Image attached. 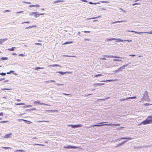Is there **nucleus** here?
Segmentation results:
<instances>
[{
  "label": "nucleus",
  "instance_id": "obj_32",
  "mask_svg": "<svg viewBox=\"0 0 152 152\" xmlns=\"http://www.w3.org/2000/svg\"><path fill=\"white\" fill-rule=\"evenodd\" d=\"M101 17H102V16L99 15V16H97V17H95L91 18V19H96V18H101Z\"/></svg>",
  "mask_w": 152,
  "mask_h": 152
},
{
  "label": "nucleus",
  "instance_id": "obj_16",
  "mask_svg": "<svg viewBox=\"0 0 152 152\" xmlns=\"http://www.w3.org/2000/svg\"><path fill=\"white\" fill-rule=\"evenodd\" d=\"M50 66H52V67H56V66H59L61 67V66L59 65L58 64H52L50 65Z\"/></svg>",
  "mask_w": 152,
  "mask_h": 152
},
{
  "label": "nucleus",
  "instance_id": "obj_47",
  "mask_svg": "<svg viewBox=\"0 0 152 152\" xmlns=\"http://www.w3.org/2000/svg\"><path fill=\"white\" fill-rule=\"evenodd\" d=\"M113 72L114 73H118V69L117 70H113Z\"/></svg>",
  "mask_w": 152,
  "mask_h": 152
},
{
  "label": "nucleus",
  "instance_id": "obj_48",
  "mask_svg": "<svg viewBox=\"0 0 152 152\" xmlns=\"http://www.w3.org/2000/svg\"><path fill=\"white\" fill-rule=\"evenodd\" d=\"M23 3H26V4H31V3L30 2H26V1H25L23 2Z\"/></svg>",
  "mask_w": 152,
  "mask_h": 152
},
{
  "label": "nucleus",
  "instance_id": "obj_63",
  "mask_svg": "<svg viewBox=\"0 0 152 152\" xmlns=\"http://www.w3.org/2000/svg\"><path fill=\"white\" fill-rule=\"evenodd\" d=\"M28 7H34V5H30L28 6Z\"/></svg>",
  "mask_w": 152,
  "mask_h": 152
},
{
  "label": "nucleus",
  "instance_id": "obj_56",
  "mask_svg": "<svg viewBox=\"0 0 152 152\" xmlns=\"http://www.w3.org/2000/svg\"><path fill=\"white\" fill-rule=\"evenodd\" d=\"M112 124L109 123V124H104V126H111L112 125Z\"/></svg>",
  "mask_w": 152,
  "mask_h": 152
},
{
  "label": "nucleus",
  "instance_id": "obj_18",
  "mask_svg": "<svg viewBox=\"0 0 152 152\" xmlns=\"http://www.w3.org/2000/svg\"><path fill=\"white\" fill-rule=\"evenodd\" d=\"M125 22L123 20H121V21H115L114 22H113L112 23L114 24V23H121L122 22Z\"/></svg>",
  "mask_w": 152,
  "mask_h": 152
},
{
  "label": "nucleus",
  "instance_id": "obj_34",
  "mask_svg": "<svg viewBox=\"0 0 152 152\" xmlns=\"http://www.w3.org/2000/svg\"><path fill=\"white\" fill-rule=\"evenodd\" d=\"M16 104L17 105H23L25 104L24 103H20Z\"/></svg>",
  "mask_w": 152,
  "mask_h": 152
},
{
  "label": "nucleus",
  "instance_id": "obj_37",
  "mask_svg": "<svg viewBox=\"0 0 152 152\" xmlns=\"http://www.w3.org/2000/svg\"><path fill=\"white\" fill-rule=\"evenodd\" d=\"M100 2L102 3H109V1H100Z\"/></svg>",
  "mask_w": 152,
  "mask_h": 152
},
{
  "label": "nucleus",
  "instance_id": "obj_11",
  "mask_svg": "<svg viewBox=\"0 0 152 152\" xmlns=\"http://www.w3.org/2000/svg\"><path fill=\"white\" fill-rule=\"evenodd\" d=\"M73 43V42L72 41H70L69 42H66L64 43L63 45H66V44H71Z\"/></svg>",
  "mask_w": 152,
  "mask_h": 152
},
{
  "label": "nucleus",
  "instance_id": "obj_12",
  "mask_svg": "<svg viewBox=\"0 0 152 152\" xmlns=\"http://www.w3.org/2000/svg\"><path fill=\"white\" fill-rule=\"evenodd\" d=\"M8 59V58L7 57H2L0 58L1 61L7 60Z\"/></svg>",
  "mask_w": 152,
  "mask_h": 152
},
{
  "label": "nucleus",
  "instance_id": "obj_44",
  "mask_svg": "<svg viewBox=\"0 0 152 152\" xmlns=\"http://www.w3.org/2000/svg\"><path fill=\"white\" fill-rule=\"evenodd\" d=\"M129 98H130V99H136L137 97L136 96H133V97H129Z\"/></svg>",
  "mask_w": 152,
  "mask_h": 152
},
{
  "label": "nucleus",
  "instance_id": "obj_52",
  "mask_svg": "<svg viewBox=\"0 0 152 152\" xmlns=\"http://www.w3.org/2000/svg\"><path fill=\"white\" fill-rule=\"evenodd\" d=\"M19 56L23 57L25 56V55L23 54H19Z\"/></svg>",
  "mask_w": 152,
  "mask_h": 152
},
{
  "label": "nucleus",
  "instance_id": "obj_36",
  "mask_svg": "<svg viewBox=\"0 0 152 152\" xmlns=\"http://www.w3.org/2000/svg\"><path fill=\"white\" fill-rule=\"evenodd\" d=\"M47 82L48 83H51L52 82H55V81L54 80H49L47 81Z\"/></svg>",
  "mask_w": 152,
  "mask_h": 152
},
{
  "label": "nucleus",
  "instance_id": "obj_3",
  "mask_svg": "<svg viewBox=\"0 0 152 152\" xmlns=\"http://www.w3.org/2000/svg\"><path fill=\"white\" fill-rule=\"evenodd\" d=\"M133 138L131 137H122L121 138H120L118 139H116L115 140H114V142H117L118 141H120L123 140H131Z\"/></svg>",
  "mask_w": 152,
  "mask_h": 152
},
{
  "label": "nucleus",
  "instance_id": "obj_28",
  "mask_svg": "<svg viewBox=\"0 0 152 152\" xmlns=\"http://www.w3.org/2000/svg\"><path fill=\"white\" fill-rule=\"evenodd\" d=\"M14 72V71L13 70H10V72H7L6 73L7 74H10L11 73Z\"/></svg>",
  "mask_w": 152,
  "mask_h": 152
},
{
  "label": "nucleus",
  "instance_id": "obj_7",
  "mask_svg": "<svg viewBox=\"0 0 152 152\" xmlns=\"http://www.w3.org/2000/svg\"><path fill=\"white\" fill-rule=\"evenodd\" d=\"M18 121L19 122H21V121H24L27 124H30L32 123L31 121L23 119H19Z\"/></svg>",
  "mask_w": 152,
  "mask_h": 152
},
{
  "label": "nucleus",
  "instance_id": "obj_9",
  "mask_svg": "<svg viewBox=\"0 0 152 152\" xmlns=\"http://www.w3.org/2000/svg\"><path fill=\"white\" fill-rule=\"evenodd\" d=\"M7 40H8V39L7 38L0 39V44L2 43L5 41H6Z\"/></svg>",
  "mask_w": 152,
  "mask_h": 152
},
{
  "label": "nucleus",
  "instance_id": "obj_54",
  "mask_svg": "<svg viewBox=\"0 0 152 152\" xmlns=\"http://www.w3.org/2000/svg\"><path fill=\"white\" fill-rule=\"evenodd\" d=\"M30 22L29 21H25V22H23L22 23V24H23V23H30Z\"/></svg>",
  "mask_w": 152,
  "mask_h": 152
},
{
  "label": "nucleus",
  "instance_id": "obj_64",
  "mask_svg": "<svg viewBox=\"0 0 152 152\" xmlns=\"http://www.w3.org/2000/svg\"><path fill=\"white\" fill-rule=\"evenodd\" d=\"M99 86H101L104 85V83H99Z\"/></svg>",
  "mask_w": 152,
  "mask_h": 152
},
{
  "label": "nucleus",
  "instance_id": "obj_38",
  "mask_svg": "<svg viewBox=\"0 0 152 152\" xmlns=\"http://www.w3.org/2000/svg\"><path fill=\"white\" fill-rule=\"evenodd\" d=\"M2 148L4 149H8L9 148L11 149L12 148L11 147H2Z\"/></svg>",
  "mask_w": 152,
  "mask_h": 152
},
{
  "label": "nucleus",
  "instance_id": "obj_30",
  "mask_svg": "<svg viewBox=\"0 0 152 152\" xmlns=\"http://www.w3.org/2000/svg\"><path fill=\"white\" fill-rule=\"evenodd\" d=\"M127 141H128V140H125L124 141H123L121 143V144H122V145H123L125 144V143H126Z\"/></svg>",
  "mask_w": 152,
  "mask_h": 152
},
{
  "label": "nucleus",
  "instance_id": "obj_2",
  "mask_svg": "<svg viewBox=\"0 0 152 152\" xmlns=\"http://www.w3.org/2000/svg\"><path fill=\"white\" fill-rule=\"evenodd\" d=\"M142 98L145 101H148L150 99L149 98L148 93L147 91H145Z\"/></svg>",
  "mask_w": 152,
  "mask_h": 152
},
{
  "label": "nucleus",
  "instance_id": "obj_58",
  "mask_svg": "<svg viewBox=\"0 0 152 152\" xmlns=\"http://www.w3.org/2000/svg\"><path fill=\"white\" fill-rule=\"evenodd\" d=\"M23 11H18V12H16V13L17 14H20V13H23Z\"/></svg>",
  "mask_w": 152,
  "mask_h": 152
},
{
  "label": "nucleus",
  "instance_id": "obj_17",
  "mask_svg": "<svg viewBox=\"0 0 152 152\" xmlns=\"http://www.w3.org/2000/svg\"><path fill=\"white\" fill-rule=\"evenodd\" d=\"M129 64L124 65L123 66H121V68L123 70L124 69H125V67L127 66Z\"/></svg>",
  "mask_w": 152,
  "mask_h": 152
},
{
  "label": "nucleus",
  "instance_id": "obj_33",
  "mask_svg": "<svg viewBox=\"0 0 152 152\" xmlns=\"http://www.w3.org/2000/svg\"><path fill=\"white\" fill-rule=\"evenodd\" d=\"M106 41H112V38H107L106 39Z\"/></svg>",
  "mask_w": 152,
  "mask_h": 152
},
{
  "label": "nucleus",
  "instance_id": "obj_40",
  "mask_svg": "<svg viewBox=\"0 0 152 152\" xmlns=\"http://www.w3.org/2000/svg\"><path fill=\"white\" fill-rule=\"evenodd\" d=\"M39 104L41 105H47V104L45 103H44L42 102H39Z\"/></svg>",
  "mask_w": 152,
  "mask_h": 152
},
{
  "label": "nucleus",
  "instance_id": "obj_20",
  "mask_svg": "<svg viewBox=\"0 0 152 152\" xmlns=\"http://www.w3.org/2000/svg\"><path fill=\"white\" fill-rule=\"evenodd\" d=\"M122 39L121 38H116V42H122Z\"/></svg>",
  "mask_w": 152,
  "mask_h": 152
},
{
  "label": "nucleus",
  "instance_id": "obj_5",
  "mask_svg": "<svg viewBox=\"0 0 152 152\" xmlns=\"http://www.w3.org/2000/svg\"><path fill=\"white\" fill-rule=\"evenodd\" d=\"M63 148L67 149H78L79 148V147L77 146H72L70 145H68L66 146H64L63 147Z\"/></svg>",
  "mask_w": 152,
  "mask_h": 152
},
{
  "label": "nucleus",
  "instance_id": "obj_45",
  "mask_svg": "<svg viewBox=\"0 0 152 152\" xmlns=\"http://www.w3.org/2000/svg\"><path fill=\"white\" fill-rule=\"evenodd\" d=\"M56 85H58V86H63V85H64V84H59V83H56Z\"/></svg>",
  "mask_w": 152,
  "mask_h": 152
},
{
  "label": "nucleus",
  "instance_id": "obj_6",
  "mask_svg": "<svg viewBox=\"0 0 152 152\" xmlns=\"http://www.w3.org/2000/svg\"><path fill=\"white\" fill-rule=\"evenodd\" d=\"M106 123V122H102V123H100L99 124H96L95 125L91 126V127H92L93 126H104V124H102L103 123Z\"/></svg>",
  "mask_w": 152,
  "mask_h": 152
},
{
  "label": "nucleus",
  "instance_id": "obj_50",
  "mask_svg": "<svg viewBox=\"0 0 152 152\" xmlns=\"http://www.w3.org/2000/svg\"><path fill=\"white\" fill-rule=\"evenodd\" d=\"M59 2H60L59 0H56V1H54L53 3H54V4L57 3H59Z\"/></svg>",
  "mask_w": 152,
  "mask_h": 152
},
{
  "label": "nucleus",
  "instance_id": "obj_14",
  "mask_svg": "<svg viewBox=\"0 0 152 152\" xmlns=\"http://www.w3.org/2000/svg\"><path fill=\"white\" fill-rule=\"evenodd\" d=\"M56 73H58L60 75H64L65 74V72H63L62 71H58L56 72Z\"/></svg>",
  "mask_w": 152,
  "mask_h": 152
},
{
  "label": "nucleus",
  "instance_id": "obj_27",
  "mask_svg": "<svg viewBox=\"0 0 152 152\" xmlns=\"http://www.w3.org/2000/svg\"><path fill=\"white\" fill-rule=\"evenodd\" d=\"M15 152H25V151L22 150V149H20V150H17L15 151Z\"/></svg>",
  "mask_w": 152,
  "mask_h": 152
},
{
  "label": "nucleus",
  "instance_id": "obj_51",
  "mask_svg": "<svg viewBox=\"0 0 152 152\" xmlns=\"http://www.w3.org/2000/svg\"><path fill=\"white\" fill-rule=\"evenodd\" d=\"M146 33V32H138L137 34H142L143 33Z\"/></svg>",
  "mask_w": 152,
  "mask_h": 152
},
{
  "label": "nucleus",
  "instance_id": "obj_46",
  "mask_svg": "<svg viewBox=\"0 0 152 152\" xmlns=\"http://www.w3.org/2000/svg\"><path fill=\"white\" fill-rule=\"evenodd\" d=\"M40 67H37L34 68V69L36 70H38V69H40Z\"/></svg>",
  "mask_w": 152,
  "mask_h": 152
},
{
  "label": "nucleus",
  "instance_id": "obj_57",
  "mask_svg": "<svg viewBox=\"0 0 152 152\" xmlns=\"http://www.w3.org/2000/svg\"><path fill=\"white\" fill-rule=\"evenodd\" d=\"M39 122H49V121H39Z\"/></svg>",
  "mask_w": 152,
  "mask_h": 152
},
{
  "label": "nucleus",
  "instance_id": "obj_19",
  "mask_svg": "<svg viewBox=\"0 0 152 152\" xmlns=\"http://www.w3.org/2000/svg\"><path fill=\"white\" fill-rule=\"evenodd\" d=\"M33 16L34 18H36L37 17H39V13L37 12V13L34 14Z\"/></svg>",
  "mask_w": 152,
  "mask_h": 152
},
{
  "label": "nucleus",
  "instance_id": "obj_25",
  "mask_svg": "<svg viewBox=\"0 0 152 152\" xmlns=\"http://www.w3.org/2000/svg\"><path fill=\"white\" fill-rule=\"evenodd\" d=\"M39 101L38 100L36 101H34V104H39Z\"/></svg>",
  "mask_w": 152,
  "mask_h": 152
},
{
  "label": "nucleus",
  "instance_id": "obj_42",
  "mask_svg": "<svg viewBox=\"0 0 152 152\" xmlns=\"http://www.w3.org/2000/svg\"><path fill=\"white\" fill-rule=\"evenodd\" d=\"M150 105V104L148 103H145L144 104V105L145 106H148Z\"/></svg>",
  "mask_w": 152,
  "mask_h": 152
},
{
  "label": "nucleus",
  "instance_id": "obj_15",
  "mask_svg": "<svg viewBox=\"0 0 152 152\" xmlns=\"http://www.w3.org/2000/svg\"><path fill=\"white\" fill-rule=\"evenodd\" d=\"M112 58H124V57H120L118 56H114L112 55Z\"/></svg>",
  "mask_w": 152,
  "mask_h": 152
},
{
  "label": "nucleus",
  "instance_id": "obj_49",
  "mask_svg": "<svg viewBox=\"0 0 152 152\" xmlns=\"http://www.w3.org/2000/svg\"><path fill=\"white\" fill-rule=\"evenodd\" d=\"M99 83H96L94 84V86L95 87H96L98 86H99Z\"/></svg>",
  "mask_w": 152,
  "mask_h": 152
},
{
  "label": "nucleus",
  "instance_id": "obj_31",
  "mask_svg": "<svg viewBox=\"0 0 152 152\" xmlns=\"http://www.w3.org/2000/svg\"><path fill=\"white\" fill-rule=\"evenodd\" d=\"M6 74L7 73L5 72H1L0 73V75L1 76H5Z\"/></svg>",
  "mask_w": 152,
  "mask_h": 152
},
{
  "label": "nucleus",
  "instance_id": "obj_4",
  "mask_svg": "<svg viewBox=\"0 0 152 152\" xmlns=\"http://www.w3.org/2000/svg\"><path fill=\"white\" fill-rule=\"evenodd\" d=\"M83 125L81 124H78L76 125L73 124H67V126L70 127L72 128L75 129L76 128H78L82 126Z\"/></svg>",
  "mask_w": 152,
  "mask_h": 152
},
{
  "label": "nucleus",
  "instance_id": "obj_60",
  "mask_svg": "<svg viewBox=\"0 0 152 152\" xmlns=\"http://www.w3.org/2000/svg\"><path fill=\"white\" fill-rule=\"evenodd\" d=\"M100 59L102 60H105L106 59L105 57L101 58Z\"/></svg>",
  "mask_w": 152,
  "mask_h": 152
},
{
  "label": "nucleus",
  "instance_id": "obj_43",
  "mask_svg": "<svg viewBox=\"0 0 152 152\" xmlns=\"http://www.w3.org/2000/svg\"><path fill=\"white\" fill-rule=\"evenodd\" d=\"M142 147H139V146H134V148L135 149H140Z\"/></svg>",
  "mask_w": 152,
  "mask_h": 152
},
{
  "label": "nucleus",
  "instance_id": "obj_22",
  "mask_svg": "<svg viewBox=\"0 0 152 152\" xmlns=\"http://www.w3.org/2000/svg\"><path fill=\"white\" fill-rule=\"evenodd\" d=\"M102 75L101 74H98L97 75H95L93 77H99L101 76H102Z\"/></svg>",
  "mask_w": 152,
  "mask_h": 152
},
{
  "label": "nucleus",
  "instance_id": "obj_24",
  "mask_svg": "<svg viewBox=\"0 0 152 152\" xmlns=\"http://www.w3.org/2000/svg\"><path fill=\"white\" fill-rule=\"evenodd\" d=\"M37 13V12H31L29 13V15L30 16H32L34 15V14H36Z\"/></svg>",
  "mask_w": 152,
  "mask_h": 152
},
{
  "label": "nucleus",
  "instance_id": "obj_8",
  "mask_svg": "<svg viewBox=\"0 0 152 152\" xmlns=\"http://www.w3.org/2000/svg\"><path fill=\"white\" fill-rule=\"evenodd\" d=\"M12 135V134L11 133L7 134H5L4 137V138H8L10 137V136Z\"/></svg>",
  "mask_w": 152,
  "mask_h": 152
},
{
  "label": "nucleus",
  "instance_id": "obj_23",
  "mask_svg": "<svg viewBox=\"0 0 152 152\" xmlns=\"http://www.w3.org/2000/svg\"><path fill=\"white\" fill-rule=\"evenodd\" d=\"M141 4V2H138V3H135L133 4H132V6H134L135 5H140Z\"/></svg>",
  "mask_w": 152,
  "mask_h": 152
},
{
  "label": "nucleus",
  "instance_id": "obj_55",
  "mask_svg": "<svg viewBox=\"0 0 152 152\" xmlns=\"http://www.w3.org/2000/svg\"><path fill=\"white\" fill-rule=\"evenodd\" d=\"M37 26L33 25V26H30V28H33L34 27H36Z\"/></svg>",
  "mask_w": 152,
  "mask_h": 152
},
{
  "label": "nucleus",
  "instance_id": "obj_61",
  "mask_svg": "<svg viewBox=\"0 0 152 152\" xmlns=\"http://www.w3.org/2000/svg\"><path fill=\"white\" fill-rule=\"evenodd\" d=\"M83 32L85 33H90V31H83Z\"/></svg>",
  "mask_w": 152,
  "mask_h": 152
},
{
  "label": "nucleus",
  "instance_id": "obj_13",
  "mask_svg": "<svg viewBox=\"0 0 152 152\" xmlns=\"http://www.w3.org/2000/svg\"><path fill=\"white\" fill-rule=\"evenodd\" d=\"M117 79L115 80H113V79H110V80H103L102 81V82H111V81H114L115 80H117Z\"/></svg>",
  "mask_w": 152,
  "mask_h": 152
},
{
  "label": "nucleus",
  "instance_id": "obj_62",
  "mask_svg": "<svg viewBox=\"0 0 152 152\" xmlns=\"http://www.w3.org/2000/svg\"><path fill=\"white\" fill-rule=\"evenodd\" d=\"M127 32H134V31L133 30H128L127 31Z\"/></svg>",
  "mask_w": 152,
  "mask_h": 152
},
{
  "label": "nucleus",
  "instance_id": "obj_10",
  "mask_svg": "<svg viewBox=\"0 0 152 152\" xmlns=\"http://www.w3.org/2000/svg\"><path fill=\"white\" fill-rule=\"evenodd\" d=\"M16 48L15 47H12L11 48H9L7 49V50L9 51H14L15 49Z\"/></svg>",
  "mask_w": 152,
  "mask_h": 152
},
{
  "label": "nucleus",
  "instance_id": "obj_29",
  "mask_svg": "<svg viewBox=\"0 0 152 152\" xmlns=\"http://www.w3.org/2000/svg\"><path fill=\"white\" fill-rule=\"evenodd\" d=\"M2 90H12L11 88H3L1 89Z\"/></svg>",
  "mask_w": 152,
  "mask_h": 152
},
{
  "label": "nucleus",
  "instance_id": "obj_21",
  "mask_svg": "<svg viewBox=\"0 0 152 152\" xmlns=\"http://www.w3.org/2000/svg\"><path fill=\"white\" fill-rule=\"evenodd\" d=\"M122 144H121V143H118V144H117L116 146H115V148H118V147H120L122 145Z\"/></svg>",
  "mask_w": 152,
  "mask_h": 152
},
{
  "label": "nucleus",
  "instance_id": "obj_35",
  "mask_svg": "<svg viewBox=\"0 0 152 152\" xmlns=\"http://www.w3.org/2000/svg\"><path fill=\"white\" fill-rule=\"evenodd\" d=\"M118 72H121L123 70V69L121 68V67H120L119 68H118Z\"/></svg>",
  "mask_w": 152,
  "mask_h": 152
},
{
  "label": "nucleus",
  "instance_id": "obj_1",
  "mask_svg": "<svg viewBox=\"0 0 152 152\" xmlns=\"http://www.w3.org/2000/svg\"><path fill=\"white\" fill-rule=\"evenodd\" d=\"M150 124H152V115L148 116L146 119L138 124L137 126H140L142 125H146Z\"/></svg>",
  "mask_w": 152,
  "mask_h": 152
},
{
  "label": "nucleus",
  "instance_id": "obj_59",
  "mask_svg": "<svg viewBox=\"0 0 152 152\" xmlns=\"http://www.w3.org/2000/svg\"><path fill=\"white\" fill-rule=\"evenodd\" d=\"M113 125L115 126H119L120 124H113Z\"/></svg>",
  "mask_w": 152,
  "mask_h": 152
},
{
  "label": "nucleus",
  "instance_id": "obj_53",
  "mask_svg": "<svg viewBox=\"0 0 152 152\" xmlns=\"http://www.w3.org/2000/svg\"><path fill=\"white\" fill-rule=\"evenodd\" d=\"M40 7V5L39 4L34 5V7Z\"/></svg>",
  "mask_w": 152,
  "mask_h": 152
},
{
  "label": "nucleus",
  "instance_id": "obj_39",
  "mask_svg": "<svg viewBox=\"0 0 152 152\" xmlns=\"http://www.w3.org/2000/svg\"><path fill=\"white\" fill-rule=\"evenodd\" d=\"M104 56L106 58H112V55L108 56V55H104Z\"/></svg>",
  "mask_w": 152,
  "mask_h": 152
},
{
  "label": "nucleus",
  "instance_id": "obj_41",
  "mask_svg": "<svg viewBox=\"0 0 152 152\" xmlns=\"http://www.w3.org/2000/svg\"><path fill=\"white\" fill-rule=\"evenodd\" d=\"M8 121H0V123H6L8 122Z\"/></svg>",
  "mask_w": 152,
  "mask_h": 152
},
{
  "label": "nucleus",
  "instance_id": "obj_26",
  "mask_svg": "<svg viewBox=\"0 0 152 152\" xmlns=\"http://www.w3.org/2000/svg\"><path fill=\"white\" fill-rule=\"evenodd\" d=\"M113 60L114 61H121L122 62H123L122 60L119 59H114Z\"/></svg>",
  "mask_w": 152,
  "mask_h": 152
}]
</instances>
